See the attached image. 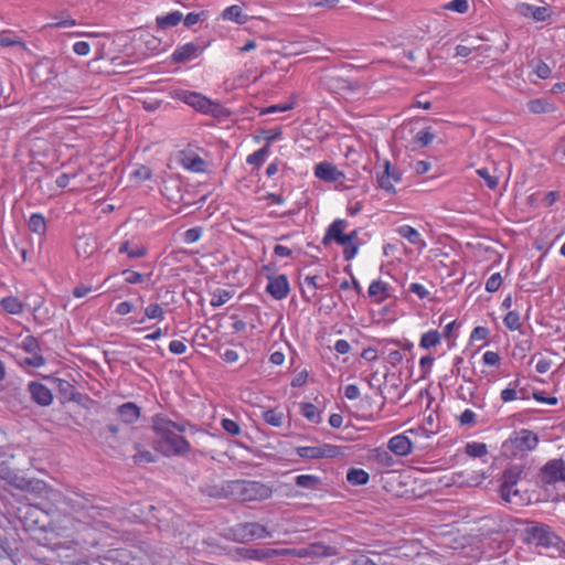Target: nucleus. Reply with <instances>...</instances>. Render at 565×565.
<instances>
[{"label": "nucleus", "instance_id": "nucleus-1", "mask_svg": "<svg viewBox=\"0 0 565 565\" xmlns=\"http://www.w3.org/2000/svg\"><path fill=\"white\" fill-rule=\"evenodd\" d=\"M157 439L156 449L164 456H184L191 450L190 443L181 435L185 426L163 416H156L152 425Z\"/></svg>", "mask_w": 565, "mask_h": 565}, {"label": "nucleus", "instance_id": "nucleus-2", "mask_svg": "<svg viewBox=\"0 0 565 565\" xmlns=\"http://www.w3.org/2000/svg\"><path fill=\"white\" fill-rule=\"evenodd\" d=\"M523 479L524 467L518 463L507 467L499 479V495L511 508L525 507L531 502L527 490L522 487Z\"/></svg>", "mask_w": 565, "mask_h": 565}, {"label": "nucleus", "instance_id": "nucleus-3", "mask_svg": "<svg viewBox=\"0 0 565 565\" xmlns=\"http://www.w3.org/2000/svg\"><path fill=\"white\" fill-rule=\"evenodd\" d=\"M347 227L348 222L345 220L338 218L333 221L327 228L321 243L323 246H329L332 242H335L338 245L344 246L343 257L345 260H351L358 254L360 239L358 230L344 234Z\"/></svg>", "mask_w": 565, "mask_h": 565}, {"label": "nucleus", "instance_id": "nucleus-4", "mask_svg": "<svg viewBox=\"0 0 565 565\" xmlns=\"http://www.w3.org/2000/svg\"><path fill=\"white\" fill-rule=\"evenodd\" d=\"M522 540L525 544L540 551H559L563 541L547 524L529 521L522 531Z\"/></svg>", "mask_w": 565, "mask_h": 565}, {"label": "nucleus", "instance_id": "nucleus-5", "mask_svg": "<svg viewBox=\"0 0 565 565\" xmlns=\"http://www.w3.org/2000/svg\"><path fill=\"white\" fill-rule=\"evenodd\" d=\"M226 493L241 502L263 501L273 495V489L260 481L232 480L226 483Z\"/></svg>", "mask_w": 565, "mask_h": 565}, {"label": "nucleus", "instance_id": "nucleus-6", "mask_svg": "<svg viewBox=\"0 0 565 565\" xmlns=\"http://www.w3.org/2000/svg\"><path fill=\"white\" fill-rule=\"evenodd\" d=\"M172 96L193 107L196 111L211 115L215 118H225L231 114L230 110L220 103L211 100L201 93L178 89L173 92Z\"/></svg>", "mask_w": 565, "mask_h": 565}, {"label": "nucleus", "instance_id": "nucleus-7", "mask_svg": "<svg viewBox=\"0 0 565 565\" xmlns=\"http://www.w3.org/2000/svg\"><path fill=\"white\" fill-rule=\"evenodd\" d=\"M539 437L529 429L513 431L510 437L502 443L501 452L508 458H516L535 449Z\"/></svg>", "mask_w": 565, "mask_h": 565}, {"label": "nucleus", "instance_id": "nucleus-8", "mask_svg": "<svg viewBox=\"0 0 565 565\" xmlns=\"http://www.w3.org/2000/svg\"><path fill=\"white\" fill-rule=\"evenodd\" d=\"M275 556H294L298 558L330 557L338 555L337 547L322 542L312 543L301 548H274Z\"/></svg>", "mask_w": 565, "mask_h": 565}, {"label": "nucleus", "instance_id": "nucleus-9", "mask_svg": "<svg viewBox=\"0 0 565 565\" xmlns=\"http://www.w3.org/2000/svg\"><path fill=\"white\" fill-rule=\"evenodd\" d=\"M539 478L545 487L565 482V460L562 458L548 460L541 468Z\"/></svg>", "mask_w": 565, "mask_h": 565}, {"label": "nucleus", "instance_id": "nucleus-10", "mask_svg": "<svg viewBox=\"0 0 565 565\" xmlns=\"http://www.w3.org/2000/svg\"><path fill=\"white\" fill-rule=\"evenodd\" d=\"M233 534L241 542H249L270 536L267 527L257 522H245L234 526Z\"/></svg>", "mask_w": 565, "mask_h": 565}, {"label": "nucleus", "instance_id": "nucleus-11", "mask_svg": "<svg viewBox=\"0 0 565 565\" xmlns=\"http://www.w3.org/2000/svg\"><path fill=\"white\" fill-rule=\"evenodd\" d=\"M402 180V172L392 167L390 161L384 162V170L377 175V184L381 189L388 193H395L394 183H398Z\"/></svg>", "mask_w": 565, "mask_h": 565}, {"label": "nucleus", "instance_id": "nucleus-12", "mask_svg": "<svg viewBox=\"0 0 565 565\" xmlns=\"http://www.w3.org/2000/svg\"><path fill=\"white\" fill-rule=\"evenodd\" d=\"M206 44L202 43H186L179 46L171 55L173 63H185L198 57L205 50Z\"/></svg>", "mask_w": 565, "mask_h": 565}, {"label": "nucleus", "instance_id": "nucleus-13", "mask_svg": "<svg viewBox=\"0 0 565 565\" xmlns=\"http://www.w3.org/2000/svg\"><path fill=\"white\" fill-rule=\"evenodd\" d=\"M266 291L276 300L286 298L289 294V282L286 275H268Z\"/></svg>", "mask_w": 565, "mask_h": 565}, {"label": "nucleus", "instance_id": "nucleus-14", "mask_svg": "<svg viewBox=\"0 0 565 565\" xmlns=\"http://www.w3.org/2000/svg\"><path fill=\"white\" fill-rule=\"evenodd\" d=\"M296 454L303 459L330 458L334 455V447L330 445L299 446L296 448Z\"/></svg>", "mask_w": 565, "mask_h": 565}, {"label": "nucleus", "instance_id": "nucleus-15", "mask_svg": "<svg viewBox=\"0 0 565 565\" xmlns=\"http://www.w3.org/2000/svg\"><path fill=\"white\" fill-rule=\"evenodd\" d=\"M414 440L405 434L396 435L388 440V449L397 456H407L413 450Z\"/></svg>", "mask_w": 565, "mask_h": 565}, {"label": "nucleus", "instance_id": "nucleus-16", "mask_svg": "<svg viewBox=\"0 0 565 565\" xmlns=\"http://www.w3.org/2000/svg\"><path fill=\"white\" fill-rule=\"evenodd\" d=\"M515 11L518 14L532 18L535 21H545L550 17L548 7H536L524 2L516 4Z\"/></svg>", "mask_w": 565, "mask_h": 565}, {"label": "nucleus", "instance_id": "nucleus-17", "mask_svg": "<svg viewBox=\"0 0 565 565\" xmlns=\"http://www.w3.org/2000/svg\"><path fill=\"white\" fill-rule=\"evenodd\" d=\"M315 175L327 182H335L343 177V173L334 164L324 161L316 166Z\"/></svg>", "mask_w": 565, "mask_h": 565}, {"label": "nucleus", "instance_id": "nucleus-18", "mask_svg": "<svg viewBox=\"0 0 565 565\" xmlns=\"http://www.w3.org/2000/svg\"><path fill=\"white\" fill-rule=\"evenodd\" d=\"M420 425V431L426 436V438H430L437 435L440 430L438 415L435 414L434 412H430L427 416H425Z\"/></svg>", "mask_w": 565, "mask_h": 565}, {"label": "nucleus", "instance_id": "nucleus-19", "mask_svg": "<svg viewBox=\"0 0 565 565\" xmlns=\"http://www.w3.org/2000/svg\"><path fill=\"white\" fill-rule=\"evenodd\" d=\"M118 416L124 423L136 422L140 416L139 407L134 403H125L118 408Z\"/></svg>", "mask_w": 565, "mask_h": 565}, {"label": "nucleus", "instance_id": "nucleus-20", "mask_svg": "<svg viewBox=\"0 0 565 565\" xmlns=\"http://www.w3.org/2000/svg\"><path fill=\"white\" fill-rule=\"evenodd\" d=\"M244 558L263 561L275 556L274 548H245L239 553Z\"/></svg>", "mask_w": 565, "mask_h": 565}, {"label": "nucleus", "instance_id": "nucleus-21", "mask_svg": "<svg viewBox=\"0 0 565 565\" xmlns=\"http://www.w3.org/2000/svg\"><path fill=\"white\" fill-rule=\"evenodd\" d=\"M465 454L470 458H483L488 455V446L481 441H468L465 445Z\"/></svg>", "mask_w": 565, "mask_h": 565}, {"label": "nucleus", "instance_id": "nucleus-22", "mask_svg": "<svg viewBox=\"0 0 565 565\" xmlns=\"http://www.w3.org/2000/svg\"><path fill=\"white\" fill-rule=\"evenodd\" d=\"M347 480L352 486H364L370 480V475L364 469L352 468L347 473Z\"/></svg>", "mask_w": 565, "mask_h": 565}, {"label": "nucleus", "instance_id": "nucleus-23", "mask_svg": "<svg viewBox=\"0 0 565 565\" xmlns=\"http://www.w3.org/2000/svg\"><path fill=\"white\" fill-rule=\"evenodd\" d=\"M222 17L225 20L234 21L238 24H244L248 20V17L243 12L242 8L236 4L226 8L223 11Z\"/></svg>", "mask_w": 565, "mask_h": 565}, {"label": "nucleus", "instance_id": "nucleus-24", "mask_svg": "<svg viewBox=\"0 0 565 565\" xmlns=\"http://www.w3.org/2000/svg\"><path fill=\"white\" fill-rule=\"evenodd\" d=\"M397 233L402 237L406 238L411 244H414V245L419 244L422 247L426 246L425 242L420 239V235H419L418 231L409 225H403V226L398 227Z\"/></svg>", "mask_w": 565, "mask_h": 565}, {"label": "nucleus", "instance_id": "nucleus-25", "mask_svg": "<svg viewBox=\"0 0 565 565\" xmlns=\"http://www.w3.org/2000/svg\"><path fill=\"white\" fill-rule=\"evenodd\" d=\"M295 483L300 488L316 490L321 484V479L315 475H299L295 478Z\"/></svg>", "mask_w": 565, "mask_h": 565}, {"label": "nucleus", "instance_id": "nucleus-26", "mask_svg": "<svg viewBox=\"0 0 565 565\" xmlns=\"http://www.w3.org/2000/svg\"><path fill=\"white\" fill-rule=\"evenodd\" d=\"M95 248L93 238L83 236L77 239L76 252L79 257L88 258Z\"/></svg>", "mask_w": 565, "mask_h": 565}, {"label": "nucleus", "instance_id": "nucleus-27", "mask_svg": "<svg viewBox=\"0 0 565 565\" xmlns=\"http://www.w3.org/2000/svg\"><path fill=\"white\" fill-rule=\"evenodd\" d=\"M527 108L533 114L552 113L555 110V106L545 98L530 100L527 103Z\"/></svg>", "mask_w": 565, "mask_h": 565}, {"label": "nucleus", "instance_id": "nucleus-28", "mask_svg": "<svg viewBox=\"0 0 565 565\" xmlns=\"http://www.w3.org/2000/svg\"><path fill=\"white\" fill-rule=\"evenodd\" d=\"M183 19V15L180 11H173L164 17H158L156 19L157 25L161 29H166L168 26L178 25Z\"/></svg>", "mask_w": 565, "mask_h": 565}, {"label": "nucleus", "instance_id": "nucleus-29", "mask_svg": "<svg viewBox=\"0 0 565 565\" xmlns=\"http://www.w3.org/2000/svg\"><path fill=\"white\" fill-rule=\"evenodd\" d=\"M284 413L276 409L270 408L263 412V419L266 424L273 426V427H280L284 424Z\"/></svg>", "mask_w": 565, "mask_h": 565}, {"label": "nucleus", "instance_id": "nucleus-30", "mask_svg": "<svg viewBox=\"0 0 565 565\" xmlns=\"http://www.w3.org/2000/svg\"><path fill=\"white\" fill-rule=\"evenodd\" d=\"M301 415L309 422L318 424L321 422V413L318 407L311 403H302L300 406Z\"/></svg>", "mask_w": 565, "mask_h": 565}, {"label": "nucleus", "instance_id": "nucleus-31", "mask_svg": "<svg viewBox=\"0 0 565 565\" xmlns=\"http://www.w3.org/2000/svg\"><path fill=\"white\" fill-rule=\"evenodd\" d=\"M182 164L185 169L193 172L204 171L205 161L198 154L186 156L182 159Z\"/></svg>", "mask_w": 565, "mask_h": 565}, {"label": "nucleus", "instance_id": "nucleus-32", "mask_svg": "<svg viewBox=\"0 0 565 565\" xmlns=\"http://www.w3.org/2000/svg\"><path fill=\"white\" fill-rule=\"evenodd\" d=\"M1 306L8 313L11 315H19L22 312L23 309L22 302L18 298L12 296L3 298L1 301Z\"/></svg>", "mask_w": 565, "mask_h": 565}, {"label": "nucleus", "instance_id": "nucleus-33", "mask_svg": "<svg viewBox=\"0 0 565 565\" xmlns=\"http://www.w3.org/2000/svg\"><path fill=\"white\" fill-rule=\"evenodd\" d=\"M29 228L33 233H36L40 235L44 234L46 231L45 218L39 213L32 214L29 220Z\"/></svg>", "mask_w": 565, "mask_h": 565}, {"label": "nucleus", "instance_id": "nucleus-34", "mask_svg": "<svg viewBox=\"0 0 565 565\" xmlns=\"http://www.w3.org/2000/svg\"><path fill=\"white\" fill-rule=\"evenodd\" d=\"M435 139V134L433 132L430 127H427L420 131H418L414 138V142L419 147H428L433 140Z\"/></svg>", "mask_w": 565, "mask_h": 565}, {"label": "nucleus", "instance_id": "nucleus-35", "mask_svg": "<svg viewBox=\"0 0 565 565\" xmlns=\"http://www.w3.org/2000/svg\"><path fill=\"white\" fill-rule=\"evenodd\" d=\"M147 249L143 246H136L130 248V244L128 241L124 242L119 247V253H125L130 258H140L146 255Z\"/></svg>", "mask_w": 565, "mask_h": 565}, {"label": "nucleus", "instance_id": "nucleus-36", "mask_svg": "<svg viewBox=\"0 0 565 565\" xmlns=\"http://www.w3.org/2000/svg\"><path fill=\"white\" fill-rule=\"evenodd\" d=\"M268 153H269V146H268V143H266L259 150L250 153L247 157L246 162L252 166H260L264 162L266 156H268Z\"/></svg>", "mask_w": 565, "mask_h": 565}, {"label": "nucleus", "instance_id": "nucleus-37", "mask_svg": "<svg viewBox=\"0 0 565 565\" xmlns=\"http://www.w3.org/2000/svg\"><path fill=\"white\" fill-rule=\"evenodd\" d=\"M440 341V334L437 330H431L422 335L420 339V347L423 349H429L431 347H435Z\"/></svg>", "mask_w": 565, "mask_h": 565}, {"label": "nucleus", "instance_id": "nucleus-38", "mask_svg": "<svg viewBox=\"0 0 565 565\" xmlns=\"http://www.w3.org/2000/svg\"><path fill=\"white\" fill-rule=\"evenodd\" d=\"M31 398L39 405L47 406L53 401L52 391H29Z\"/></svg>", "mask_w": 565, "mask_h": 565}, {"label": "nucleus", "instance_id": "nucleus-39", "mask_svg": "<svg viewBox=\"0 0 565 565\" xmlns=\"http://www.w3.org/2000/svg\"><path fill=\"white\" fill-rule=\"evenodd\" d=\"M233 297V291L230 290H217V292H214L212 299H211V306L212 307H220L226 303L231 298Z\"/></svg>", "mask_w": 565, "mask_h": 565}, {"label": "nucleus", "instance_id": "nucleus-40", "mask_svg": "<svg viewBox=\"0 0 565 565\" xmlns=\"http://www.w3.org/2000/svg\"><path fill=\"white\" fill-rule=\"evenodd\" d=\"M21 348L31 354H38L40 351L39 341L33 335H26L21 343Z\"/></svg>", "mask_w": 565, "mask_h": 565}, {"label": "nucleus", "instance_id": "nucleus-41", "mask_svg": "<svg viewBox=\"0 0 565 565\" xmlns=\"http://www.w3.org/2000/svg\"><path fill=\"white\" fill-rule=\"evenodd\" d=\"M505 327L512 331L521 328L520 315L516 311H509L503 319Z\"/></svg>", "mask_w": 565, "mask_h": 565}, {"label": "nucleus", "instance_id": "nucleus-42", "mask_svg": "<svg viewBox=\"0 0 565 565\" xmlns=\"http://www.w3.org/2000/svg\"><path fill=\"white\" fill-rule=\"evenodd\" d=\"M145 317L148 319H158L162 320L164 317V311L162 307L158 303H150L145 308Z\"/></svg>", "mask_w": 565, "mask_h": 565}, {"label": "nucleus", "instance_id": "nucleus-43", "mask_svg": "<svg viewBox=\"0 0 565 565\" xmlns=\"http://www.w3.org/2000/svg\"><path fill=\"white\" fill-rule=\"evenodd\" d=\"M443 8L458 13H466L469 9V2L468 0H452L446 3Z\"/></svg>", "mask_w": 565, "mask_h": 565}, {"label": "nucleus", "instance_id": "nucleus-44", "mask_svg": "<svg viewBox=\"0 0 565 565\" xmlns=\"http://www.w3.org/2000/svg\"><path fill=\"white\" fill-rule=\"evenodd\" d=\"M477 174L486 181L489 189L494 190L498 186V183H499L498 178L492 177L489 173L488 169H486V168L478 169Z\"/></svg>", "mask_w": 565, "mask_h": 565}, {"label": "nucleus", "instance_id": "nucleus-45", "mask_svg": "<svg viewBox=\"0 0 565 565\" xmlns=\"http://www.w3.org/2000/svg\"><path fill=\"white\" fill-rule=\"evenodd\" d=\"M222 428L232 436H237L241 434V427L238 423L230 418L222 419Z\"/></svg>", "mask_w": 565, "mask_h": 565}, {"label": "nucleus", "instance_id": "nucleus-46", "mask_svg": "<svg viewBox=\"0 0 565 565\" xmlns=\"http://www.w3.org/2000/svg\"><path fill=\"white\" fill-rule=\"evenodd\" d=\"M502 284V277L499 273L491 275L486 282V290L488 292H495Z\"/></svg>", "mask_w": 565, "mask_h": 565}, {"label": "nucleus", "instance_id": "nucleus-47", "mask_svg": "<svg viewBox=\"0 0 565 565\" xmlns=\"http://www.w3.org/2000/svg\"><path fill=\"white\" fill-rule=\"evenodd\" d=\"M121 274L125 276L127 284H141L145 281L143 275L138 271L125 269Z\"/></svg>", "mask_w": 565, "mask_h": 565}, {"label": "nucleus", "instance_id": "nucleus-48", "mask_svg": "<svg viewBox=\"0 0 565 565\" xmlns=\"http://www.w3.org/2000/svg\"><path fill=\"white\" fill-rule=\"evenodd\" d=\"M202 234L201 227H192L184 232L183 238L186 244H193L200 239Z\"/></svg>", "mask_w": 565, "mask_h": 565}, {"label": "nucleus", "instance_id": "nucleus-49", "mask_svg": "<svg viewBox=\"0 0 565 565\" xmlns=\"http://www.w3.org/2000/svg\"><path fill=\"white\" fill-rule=\"evenodd\" d=\"M408 61L411 62H415L416 58H417V55L422 58V60H425V61H428L430 60V53L429 51L427 50H417V51H404L403 53Z\"/></svg>", "mask_w": 565, "mask_h": 565}, {"label": "nucleus", "instance_id": "nucleus-50", "mask_svg": "<svg viewBox=\"0 0 565 565\" xmlns=\"http://www.w3.org/2000/svg\"><path fill=\"white\" fill-rule=\"evenodd\" d=\"M152 175L151 170L146 166L138 167L132 173L131 177L134 179H137L139 181H146L149 180Z\"/></svg>", "mask_w": 565, "mask_h": 565}, {"label": "nucleus", "instance_id": "nucleus-51", "mask_svg": "<svg viewBox=\"0 0 565 565\" xmlns=\"http://www.w3.org/2000/svg\"><path fill=\"white\" fill-rule=\"evenodd\" d=\"M387 290V285L381 280H374L369 287V296L374 297L384 294Z\"/></svg>", "mask_w": 565, "mask_h": 565}, {"label": "nucleus", "instance_id": "nucleus-52", "mask_svg": "<svg viewBox=\"0 0 565 565\" xmlns=\"http://www.w3.org/2000/svg\"><path fill=\"white\" fill-rule=\"evenodd\" d=\"M205 17V12L202 11L200 13H196V12H190L185 15V18L183 19V23L186 28H190L194 24H196L198 22L202 21Z\"/></svg>", "mask_w": 565, "mask_h": 565}, {"label": "nucleus", "instance_id": "nucleus-53", "mask_svg": "<svg viewBox=\"0 0 565 565\" xmlns=\"http://www.w3.org/2000/svg\"><path fill=\"white\" fill-rule=\"evenodd\" d=\"M134 461L136 463H148L153 461V456L149 450H137L134 455Z\"/></svg>", "mask_w": 565, "mask_h": 565}, {"label": "nucleus", "instance_id": "nucleus-54", "mask_svg": "<svg viewBox=\"0 0 565 565\" xmlns=\"http://www.w3.org/2000/svg\"><path fill=\"white\" fill-rule=\"evenodd\" d=\"M533 396L536 401L550 405H555L557 403V398L554 396L546 395V391H533Z\"/></svg>", "mask_w": 565, "mask_h": 565}, {"label": "nucleus", "instance_id": "nucleus-55", "mask_svg": "<svg viewBox=\"0 0 565 565\" xmlns=\"http://www.w3.org/2000/svg\"><path fill=\"white\" fill-rule=\"evenodd\" d=\"M420 430L422 425L407 429L405 434L408 435L412 438V440H414V444H418L423 439H427L426 436Z\"/></svg>", "mask_w": 565, "mask_h": 565}, {"label": "nucleus", "instance_id": "nucleus-56", "mask_svg": "<svg viewBox=\"0 0 565 565\" xmlns=\"http://www.w3.org/2000/svg\"><path fill=\"white\" fill-rule=\"evenodd\" d=\"M487 479V475L482 473H473L470 478L462 481V483L469 487H478Z\"/></svg>", "mask_w": 565, "mask_h": 565}, {"label": "nucleus", "instance_id": "nucleus-57", "mask_svg": "<svg viewBox=\"0 0 565 565\" xmlns=\"http://www.w3.org/2000/svg\"><path fill=\"white\" fill-rule=\"evenodd\" d=\"M488 334H489L488 328L479 326L472 330L470 340L471 341L486 340Z\"/></svg>", "mask_w": 565, "mask_h": 565}, {"label": "nucleus", "instance_id": "nucleus-58", "mask_svg": "<svg viewBox=\"0 0 565 565\" xmlns=\"http://www.w3.org/2000/svg\"><path fill=\"white\" fill-rule=\"evenodd\" d=\"M459 422L461 425H473L476 422V414L471 409H465L459 416Z\"/></svg>", "mask_w": 565, "mask_h": 565}, {"label": "nucleus", "instance_id": "nucleus-59", "mask_svg": "<svg viewBox=\"0 0 565 565\" xmlns=\"http://www.w3.org/2000/svg\"><path fill=\"white\" fill-rule=\"evenodd\" d=\"M73 50L77 55L85 56L89 54L90 45L88 42L79 41L73 45Z\"/></svg>", "mask_w": 565, "mask_h": 565}, {"label": "nucleus", "instance_id": "nucleus-60", "mask_svg": "<svg viewBox=\"0 0 565 565\" xmlns=\"http://www.w3.org/2000/svg\"><path fill=\"white\" fill-rule=\"evenodd\" d=\"M169 350L171 353L180 355L186 351V345L182 341L174 340L170 342Z\"/></svg>", "mask_w": 565, "mask_h": 565}, {"label": "nucleus", "instance_id": "nucleus-61", "mask_svg": "<svg viewBox=\"0 0 565 565\" xmlns=\"http://www.w3.org/2000/svg\"><path fill=\"white\" fill-rule=\"evenodd\" d=\"M408 290L413 294H416L420 299H424L429 295L427 289L418 282L411 284Z\"/></svg>", "mask_w": 565, "mask_h": 565}, {"label": "nucleus", "instance_id": "nucleus-62", "mask_svg": "<svg viewBox=\"0 0 565 565\" xmlns=\"http://www.w3.org/2000/svg\"><path fill=\"white\" fill-rule=\"evenodd\" d=\"M551 68L550 66L544 63V62H540L535 68V74L540 77V78H548L550 75H551Z\"/></svg>", "mask_w": 565, "mask_h": 565}, {"label": "nucleus", "instance_id": "nucleus-63", "mask_svg": "<svg viewBox=\"0 0 565 565\" xmlns=\"http://www.w3.org/2000/svg\"><path fill=\"white\" fill-rule=\"evenodd\" d=\"M483 362L487 365H497L500 362V356L497 352L487 351L483 354Z\"/></svg>", "mask_w": 565, "mask_h": 565}, {"label": "nucleus", "instance_id": "nucleus-64", "mask_svg": "<svg viewBox=\"0 0 565 565\" xmlns=\"http://www.w3.org/2000/svg\"><path fill=\"white\" fill-rule=\"evenodd\" d=\"M350 565H377L369 556L361 554L354 557Z\"/></svg>", "mask_w": 565, "mask_h": 565}]
</instances>
